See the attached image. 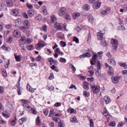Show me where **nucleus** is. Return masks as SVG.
<instances>
[{
	"label": "nucleus",
	"mask_w": 127,
	"mask_h": 127,
	"mask_svg": "<svg viewBox=\"0 0 127 127\" xmlns=\"http://www.w3.org/2000/svg\"><path fill=\"white\" fill-rule=\"evenodd\" d=\"M96 61V59L95 60L92 59L90 61V63L92 65H95V62Z\"/></svg>",
	"instance_id": "58836bf2"
},
{
	"label": "nucleus",
	"mask_w": 127,
	"mask_h": 127,
	"mask_svg": "<svg viewBox=\"0 0 127 127\" xmlns=\"http://www.w3.org/2000/svg\"><path fill=\"white\" fill-rule=\"evenodd\" d=\"M40 117L39 116H38L36 119V122L37 125H39L40 124L41 122L40 120Z\"/></svg>",
	"instance_id": "473e14b6"
},
{
	"label": "nucleus",
	"mask_w": 127,
	"mask_h": 127,
	"mask_svg": "<svg viewBox=\"0 0 127 127\" xmlns=\"http://www.w3.org/2000/svg\"><path fill=\"white\" fill-rule=\"evenodd\" d=\"M41 59V56L40 55L38 56L37 57H36V60L38 61H40Z\"/></svg>",
	"instance_id": "4d7b16f0"
},
{
	"label": "nucleus",
	"mask_w": 127,
	"mask_h": 127,
	"mask_svg": "<svg viewBox=\"0 0 127 127\" xmlns=\"http://www.w3.org/2000/svg\"><path fill=\"white\" fill-rule=\"evenodd\" d=\"M48 59L50 65H52L53 64L54 65H57L58 64V62L57 61L54 60L52 58H49Z\"/></svg>",
	"instance_id": "1a4fd4ad"
},
{
	"label": "nucleus",
	"mask_w": 127,
	"mask_h": 127,
	"mask_svg": "<svg viewBox=\"0 0 127 127\" xmlns=\"http://www.w3.org/2000/svg\"><path fill=\"white\" fill-rule=\"evenodd\" d=\"M103 34L102 33L100 32H98L97 33V37L98 39L99 40H101L103 38Z\"/></svg>",
	"instance_id": "dca6fc26"
},
{
	"label": "nucleus",
	"mask_w": 127,
	"mask_h": 127,
	"mask_svg": "<svg viewBox=\"0 0 127 127\" xmlns=\"http://www.w3.org/2000/svg\"><path fill=\"white\" fill-rule=\"evenodd\" d=\"M3 75L4 76L6 77L7 76V73L6 71L4 69H1Z\"/></svg>",
	"instance_id": "a19ab883"
},
{
	"label": "nucleus",
	"mask_w": 127,
	"mask_h": 127,
	"mask_svg": "<svg viewBox=\"0 0 127 127\" xmlns=\"http://www.w3.org/2000/svg\"><path fill=\"white\" fill-rule=\"evenodd\" d=\"M83 7L85 10H88L89 8V5L87 4H85L83 6Z\"/></svg>",
	"instance_id": "e433bc0d"
},
{
	"label": "nucleus",
	"mask_w": 127,
	"mask_h": 127,
	"mask_svg": "<svg viewBox=\"0 0 127 127\" xmlns=\"http://www.w3.org/2000/svg\"><path fill=\"white\" fill-rule=\"evenodd\" d=\"M45 45V43L43 41L40 40L38 42V43L35 46V48L37 50H39Z\"/></svg>",
	"instance_id": "f03ea898"
},
{
	"label": "nucleus",
	"mask_w": 127,
	"mask_h": 127,
	"mask_svg": "<svg viewBox=\"0 0 127 127\" xmlns=\"http://www.w3.org/2000/svg\"><path fill=\"white\" fill-rule=\"evenodd\" d=\"M88 21L89 22H91V23H92L93 21L94 20V17L91 15H90L88 16Z\"/></svg>",
	"instance_id": "b1692460"
},
{
	"label": "nucleus",
	"mask_w": 127,
	"mask_h": 127,
	"mask_svg": "<svg viewBox=\"0 0 127 127\" xmlns=\"http://www.w3.org/2000/svg\"><path fill=\"white\" fill-rule=\"evenodd\" d=\"M52 118L53 120L54 121L56 122H57L58 121V119L59 120L60 119L59 118H57L55 117H52Z\"/></svg>",
	"instance_id": "6e6d98bb"
},
{
	"label": "nucleus",
	"mask_w": 127,
	"mask_h": 127,
	"mask_svg": "<svg viewBox=\"0 0 127 127\" xmlns=\"http://www.w3.org/2000/svg\"><path fill=\"white\" fill-rule=\"evenodd\" d=\"M110 10V8H108L107 9L103 11L102 12V14L103 15H106L109 13Z\"/></svg>",
	"instance_id": "6ab92c4d"
},
{
	"label": "nucleus",
	"mask_w": 127,
	"mask_h": 127,
	"mask_svg": "<svg viewBox=\"0 0 127 127\" xmlns=\"http://www.w3.org/2000/svg\"><path fill=\"white\" fill-rule=\"evenodd\" d=\"M101 44L104 47L106 46L107 45L105 41H102L101 42Z\"/></svg>",
	"instance_id": "49530a36"
},
{
	"label": "nucleus",
	"mask_w": 127,
	"mask_h": 127,
	"mask_svg": "<svg viewBox=\"0 0 127 127\" xmlns=\"http://www.w3.org/2000/svg\"><path fill=\"white\" fill-rule=\"evenodd\" d=\"M42 10L43 14L44 15H46L47 13V7L45 6H43L42 7Z\"/></svg>",
	"instance_id": "4be33fe9"
},
{
	"label": "nucleus",
	"mask_w": 127,
	"mask_h": 127,
	"mask_svg": "<svg viewBox=\"0 0 127 127\" xmlns=\"http://www.w3.org/2000/svg\"><path fill=\"white\" fill-rule=\"evenodd\" d=\"M40 29L41 30L44 31L45 32H46L47 31V27L46 25L43 26Z\"/></svg>",
	"instance_id": "ea45409f"
},
{
	"label": "nucleus",
	"mask_w": 127,
	"mask_h": 127,
	"mask_svg": "<svg viewBox=\"0 0 127 127\" xmlns=\"http://www.w3.org/2000/svg\"><path fill=\"white\" fill-rule=\"evenodd\" d=\"M26 39L24 37H21L20 40L19 41V44L20 45H23L25 43Z\"/></svg>",
	"instance_id": "9d476101"
},
{
	"label": "nucleus",
	"mask_w": 127,
	"mask_h": 127,
	"mask_svg": "<svg viewBox=\"0 0 127 127\" xmlns=\"http://www.w3.org/2000/svg\"><path fill=\"white\" fill-rule=\"evenodd\" d=\"M73 41H75L76 43H78L79 42V39L75 36H74L73 38Z\"/></svg>",
	"instance_id": "09e8293b"
},
{
	"label": "nucleus",
	"mask_w": 127,
	"mask_h": 127,
	"mask_svg": "<svg viewBox=\"0 0 127 127\" xmlns=\"http://www.w3.org/2000/svg\"><path fill=\"white\" fill-rule=\"evenodd\" d=\"M66 9L64 7H62L61 9L59 12V14L60 16H62L63 15L65 14Z\"/></svg>",
	"instance_id": "f8f14e48"
},
{
	"label": "nucleus",
	"mask_w": 127,
	"mask_h": 127,
	"mask_svg": "<svg viewBox=\"0 0 127 127\" xmlns=\"http://www.w3.org/2000/svg\"><path fill=\"white\" fill-rule=\"evenodd\" d=\"M67 111L68 112H69V111H70V113H72L74 112V110L73 109L71 108H69L68 109Z\"/></svg>",
	"instance_id": "37998d69"
},
{
	"label": "nucleus",
	"mask_w": 127,
	"mask_h": 127,
	"mask_svg": "<svg viewBox=\"0 0 127 127\" xmlns=\"http://www.w3.org/2000/svg\"><path fill=\"white\" fill-rule=\"evenodd\" d=\"M91 88L93 91L94 94H96L98 93L100 90L99 87L95 85H93L91 87Z\"/></svg>",
	"instance_id": "20e7f679"
},
{
	"label": "nucleus",
	"mask_w": 127,
	"mask_h": 127,
	"mask_svg": "<svg viewBox=\"0 0 127 127\" xmlns=\"http://www.w3.org/2000/svg\"><path fill=\"white\" fill-rule=\"evenodd\" d=\"M104 99L106 104H108L111 101V99L107 96H105L104 97Z\"/></svg>",
	"instance_id": "a211bd4d"
},
{
	"label": "nucleus",
	"mask_w": 127,
	"mask_h": 127,
	"mask_svg": "<svg viewBox=\"0 0 127 127\" xmlns=\"http://www.w3.org/2000/svg\"><path fill=\"white\" fill-rule=\"evenodd\" d=\"M71 122L75 121L76 122H77L78 121V120H77L76 118L75 117L72 118L71 120Z\"/></svg>",
	"instance_id": "5fc2aeb1"
},
{
	"label": "nucleus",
	"mask_w": 127,
	"mask_h": 127,
	"mask_svg": "<svg viewBox=\"0 0 127 127\" xmlns=\"http://www.w3.org/2000/svg\"><path fill=\"white\" fill-rule=\"evenodd\" d=\"M6 1L7 6L11 7L13 5V2L11 0H6Z\"/></svg>",
	"instance_id": "ddd939ff"
},
{
	"label": "nucleus",
	"mask_w": 127,
	"mask_h": 127,
	"mask_svg": "<svg viewBox=\"0 0 127 127\" xmlns=\"http://www.w3.org/2000/svg\"><path fill=\"white\" fill-rule=\"evenodd\" d=\"M83 86L85 89L86 90H88L89 89V87L88 82L86 81H84L83 85Z\"/></svg>",
	"instance_id": "aec40b11"
},
{
	"label": "nucleus",
	"mask_w": 127,
	"mask_h": 127,
	"mask_svg": "<svg viewBox=\"0 0 127 127\" xmlns=\"http://www.w3.org/2000/svg\"><path fill=\"white\" fill-rule=\"evenodd\" d=\"M16 122L15 121V120H13L11 121L10 124L12 125H14L15 124Z\"/></svg>",
	"instance_id": "338daca9"
},
{
	"label": "nucleus",
	"mask_w": 127,
	"mask_h": 127,
	"mask_svg": "<svg viewBox=\"0 0 127 127\" xmlns=\"http://www.w3.org/2000/svg\"><path fill=\"white\" fill-rule=\"evenodd\" d=\"M80 15L79 13L77 12L73 14V19L75 20L76 19V18Z\"/></svg>",
	"instance_id": "c756f323"
},
{
	"label": "nucleus",
	"mask_w": 127,
	"mask_h": 127,
	"mask_svg": "<svg viewBox=\"0 0 127 127\" xmlns=\"http://www.w3.org/2000/svg\"><path fill=\"white\" fill-rule=\"evenodd\" d=\"M51 22L52 23H53L54 21L56 20V18L55 17L54 15H52L51 17Z\"/></svg>",
	"instance_id": "7c9ffc66"
},
{
	"label": "nucleus",
	"mask_w": 127,
	"mask_h": 127,
	"mask_svg": "<svg viewBox=\"0 0 127 127\" xmlns=\"http://www.w3.org/2000/svg\"><path fill=\"white\" fill-rule=\"evenodd\" d=\"M84 95L86 97H88L90 96L89 92H88L86 91H84Z\"/></svg>",
	"instance_id": "72a5a7b5"
},
{
	"label": "nucleus",
	"mask_w": 127,
	"mask_h": 127,
	"mask_svg": "<svg viewBox=\"0 0 127 127\" xmlns=\"http://www.w3.org/2000/svg\"><path fill=\"white\" fill-rule=\"evenodd\" d=\"M34 47L32 45H29L27 47V49L28 50H31L33 49Z\"/></svg>",
	"instance_id": "f704fd0d"
},
{
	"label": "nucleus",
	"mask_w": 127,
	"mask_h": 127,
	"mask_svg": "<svg viewBox=\"0 0 127 127\" xmlns=\"http://www.w3.org/2000/svg\"><path fill=\"white\" fill-rule=\"evenodd\" d=\"M91 55V54L87 52L82 55H80L79 56V57L80 58L85 57H90Z\"/></svg>",
	"instance_id": "9b49d317"
},
{
	"label": "nucleus",
	"mask_w": 127,
	"mask_h": 127,
	"mask_svg": "<svg viewBox=\"0 0 127 127\" xmlns=\"http://www.w3.org/2000/svg\"><path fill=\"white\" fill-rule=\"evenodd\" d=\"M123 25H121V26H119L118 29L123 30H124L125 29V27Z\"/></svg>",
	"instance_id": "864d4df0"
},
{
	"label": "nucleus",
	"mask_w": 127,
	"mask_h": 127,
	"mask_svg": "<svg viewBox=\"0 0 127 127\" xmlns=\"http://www.w3.org/2000/svg\"><path fill=\"white\" fill-rule=\"evenodd\" d=\"M101 2L98 0L93 4V7L94 9H98L100 6Z\"/></svg>",
	"instance_id": "39448f33"
},
{
	"label": "nucleus",
	"mask_w": 127,
	"mask_h": 127,
	"mask_svg": "<svg viewBox=\"0 0 127 127\" xmlns=\"http://www.w3.org/2000/svg\"><path fill=\"white\" fill-rule=\"evenodd\" d=\"M108 74L109 75L111 76H113L114 75V73L113 72H111L110 71H108Z\"/></svg>",
	"instance_id": "052dcab7"
},
{
	"label": "nucleus",
	"mask_w": 127,
	"mask_h": 127,
	"mask_svg": "<svg viewBox=\"0 0 127 127\" xmlns=\"http://www.w3.org/2000/svg\"><path fill=\"white\" fill-rule=\"evenodd\" d=\"M36 19L38 21H40L42 19V17L41 16H38L36 17Z\"/></svg>",
	"instance_id": "0e129e2a"
},
{
	"label": "nucleus",
	"mask_w": 127,
	"mask_h": 127,
	"mask_svg": "<svg viewBox=\"0 0 127 127\" xmlns=\"http://www.w3.org/2000/svg\"><path fill=\"white\" fill-rule=\"evenodd\" d=\"M22 58V57L21 56V55H19L17 56H15V58L16 60L18 62L20 61V58Z\"/></svg>",
	"instance_id": "c9c22d12"
},
{
	"label": "nucleus",
	"mask_w": 127,
	"mask_h": 127,
	"mask_svg": "<svg viewBox=\"0 0 127 127\" xmlns=\"http://www.w3.org/2000/svg\"><path fill=\"white\" fill-rule=\"evenodd\" d=\"M97 68L98 70H100L101 67V65L100 61H98L97 62Z\"/></svg>",
	"instance_id": "2f4dec72"
},
{
	"label": "nucleus",
	"mask_w": 127,
	"mask_h": 127,
	"mask_svg": "<svg viewBox=\"0 0 127 127\" xmlns=\"http://www.w3.org/2000/svg\"><path fill=\"white\" fill-rule=\"evenodd\" d=\"M51 68L52 69L54 70L55 71H56L57 72L59 71V70L58 69L57 67L56 66L54 65H53L51 66Z\"/></svg>",
	"instance_id": "cd10ccee"
},
{
	"label": "nucleus",
	"mask_w": 127,
	"mask_h": 127,
	"mask_svg": "<svg viewBox=\"0 0 127 127\" xmlns=\"http://www.w3.org/2000/svg\"><path fill=\"white\" fill-rule=\"evenodd\" d=\"M119 24L120 25H124V22L123 21H122L121 19L119 18Z\"/></svg>",
	"instance_id": "13d9d810"
},
{
	"label": "nucleus",
	"mask_w": 127,
	"mask_h": 127,
	"mask_svg": "<svg viewBox=\"0 0 127 127\" xmlns=\"http://www.w3.org/2000/svg\"><path fill=\"white\" fill-rule=\"evenodd\" d=\"M54 76L53 74V72H51L50 73V75L48 78L50 80L53 79L54 78Z\"/></svg>",
	"instance_id": "79ce46f5"
},
{
	"label": "nucleus",
	"mask_w": 127,
	"mask_h": 127,
	"mask_svg": "<svg viewBox=\"0 0 127 127\" xmlns=\"http://www.w3.org/2000/svg\"><path fill=\"white\" fill-rule=\"evenodd\" d=\"M12 40V38L11 37H9L7 41L9 43H11Z\"/></svg>",
	"instance_id": "8fccbe9b"
},
{
	"label": "nucleus",
	"mask_w": 127,
	"mask_h": 127,
	"mask_svg": "<svg viewBox=\"0 0 127 127\" xmlns=\"http://www.w3.org/2000/svg\"><path fill=\"white\" fill-rule=\"evenodd\" d=\"M28 14L29 17H32L34 14V12L33 10H30L28 11Z\"/></svg>",
	"instance_id": "412c9836"
},
{
	"label": "nucleus",
	"mask_w": 127,
	"mask_h": 127,
	"mask_svg": "<svg viewBox=\"0 0 127 127\" xmlns=\"http://www.w3.org/2000/svg\"><path fill=\"white\" fill-rule=\"evenodd\" d=\"M19 29L23 31H24L26 30H27L26 27L24 26H20L19 27Z\"/></svg>",
	"instance_id": "4c0bfd02"
},
{
	"label": "nucleus",
	"mask_w": 127,
	"mask_h": 127,
	"mask_svg": "<svg viewBox=\"0 0 127 127\" xmlns=\"http://www.w3.org/2000/svg\"><path fill=\"white\" fill-rule=\"evenodd\" d=\"M32 113L34 114H36V110L34 108H32Z\"/></svg>",
	"instance_id": "e2e57ef3"
},
{
	"label": "nucleus",
	"mask_w": 127,
	"mask_h": 127,
	"mask_svg": "<svg viewBox=\"0 0 127 127\" xmlns=\"http://www.w3.org/2000/svg\"><path fill=\"white\" fill-rule=\"evenodd\" d=\"M60 42L61 43V45L62 47H64L66 46V44L65 42L61 41Z\"/></svg>",
	"instance_id": "3c124183"
},
{
	"label": "nucleus",
	"mask_w": 127,
	"mask_h": 127,
	"mask_svg": "<svg viewBox=\"0 0 127 127\" xmlns=\"http://www.w3.org/2000/svg\"><path fill=\"white\" fill-rule=\"evenodd\" d=\"M110 43L112 44L113 51V52L116 51L119 46L118 40L116 39H112L111 40Z\"/></svg>",
	"instance_id": "f257e3e1"
},
{
	"label": "nucleus",
	"mask_w": 127,
	"mask_h": 127,
	"mask_svg": "<svg viewBox=\"0 0 127 127\" xmlns=\"http://www.w3.org/2000/svg\"><path fill=\"white\" fill-rule=\"evenodd\" d=\"M23 106L25 108L28 109L29 111H31L32 109V108L29 105L26 103H24L23 105Z\"/></svg>",
	"instance_id": "2eb2a0df"
},
{
	"label": "nucleus",
	"mask_w": 127,
	"mask_h": 127,
	"mask_svg": "<svg viewBox=\"0 0 127 127\" xmlns=\"http://www.w3.org/2000/svg\"><path fill=\"white\" fill-rule=\"evenodd\" d=\"M90 127H93L94 123L92 119H91L90 120Z\"/></svg>",
	"instance_id": "603ef678"
},
{
	"label": "nucleus",
	"mask_w": 127,
	"mask_h": 127,
	"mask_svg": "<svg viewBox=\"0 0 127 127\" xmlns=\"http://www.w3.org/2000/svg\"><path fill=\"white\" fill-rule=\"evenodd\" d=\"M55 114V112L54 109L53 108H52L50 109L49 116L50 117H52L53 115L54 116Z\"/></svg>",
	"instance_id": "a878e982"
},
{
	"label": "nucleus",
	"mask_w": 127,
	"mask_h": 127,
	"mask_svg": "<svg viewBox=\"0 0 127 127\" xmlns=\"http://www.w3.org/2000/svg\"><path fill=\"white\" fill-rule=\"evenodd\" d=\"M13 34L15 37L16 38H18L20 37L21 33L18 30H14Z\"/></svg>",
	"instance_id": "423d86ee"
},
{
	"label": "nucleus",
	"mask_w": 127,
	"mask_h": 127,
	"mask_svg": "<svg viewBox=\"0 0 127 127\" xmlns=\"http://www.w3.org/2000/svg\"><path fill=\"white\" fill-rule=\"evenodd\" d=\"M120 66H121L124 67H127V65L125 63H121L120 64Z\"/></svg>",
	"instance_id": "680f3d73"
},
{
	"label": "nucleus",
	"mask_w": 127,
	"mask_h": 127,
	"mask_svg": "<svg viewBox=\"0 0 127 127\" xmlns=\"http://www.w3.org/2000/svg\"><path fill=\"white\" fill-rule=\"evenodd\" d=\"M3 116L5 117L6 118H8L10 116V114L8 113L6 111L3 112L2 113Z\"/></svg>",
	"instance_id": "f3484780"
},
{
	"label": "nucleus",
	"mask_w": 127,
	"mask_h": 127,
	"mask_svg": "<svg viewBox=\"0 0 127 127\" xmlns=\"http://www.w3.org/2000/svg\"><path fill=\"white\" fill-rule=\"evenodd\" d=\"M122 77L120 76H112L111 77L112 82L114 84H117L119 82V79Z\"/></svg>",
	"instance_id": "7ed1b4c3"
},
{
	"label": "nucleus",
	"mask_w": 127,
	"mask_h": 127,
	"mask_svg": "<svg viewBox=\"0 0 127 127\" xmlns=\"http://www.w3.org/2000/svg\"><path fill=\"white\" fill-rule=\"evenodd\" d=\"M27 120V118L26 117L22 118L20 119L19 120V122L20 125H22L23 123L24 122L26 121Z\"/></svg>",
	"instance_id": "bb28decb"
},
{
	"label": "nucleus",
	"mask_w": 127,
	"mask_h": 127,
	"mask_svg": "<svg viewBox=\"0 0 127 127\" xmlns=\"http://www.w3.org/2000/svg\"><path fill=\"white\" fill-rule=\"evenodd\" d=\"M125 123V122H119L118 124V127H121L122 126H123Z\"/></svg>",
	"instance_id": "a18cd8bd"
},
{
	"label": "nucleus",
	"mask_w": 127,
	"mask_h": 127,
	"mask_svg": "<svg viewBox=\"0 0 127 127\" xmlns=\"http://www.w3.org/2000/svg\"><path fill=\"white\" fill-rule=\"evenodd\" d=\"M116 124L114 121H112L111 123H110L109 126L114 127L115 126Z\"/></svg>",
	"instance_id": "c03bdc74"
},
{
	"label": "nucleus",
	"mask_w": 127,
	"mask_h": 127,
	"mask_svg": "<svg viewBox=\"0 0 127 127\" xmlns=\"http://www.w3.org/2000/svg\"><path fill=\"white\" fill-rule=\"evenodd\" d=\"M54 26L55 28L57 30H60L62 29V27L61 24L56 23L54 24Z\"/></svg>",
	"instance_id": "6e6552de"
},
{
	"label": "nucleus",
	"mask_w": 127,
	"mask_h": 127,
	"mask_svg": "<svg viewBox=\"0 0 127 127\" xmlns=\"http://www.w3.org/2000/svg\"><path fill=\"white\" fill-rule=\"evenodd\" d=\"M88 72H89L90 74V76H91L93 75L94 72L93 70H89Z\"/></svg>",
	"instance_id": "bf43d9fd"
},
{
	"label": "nucleus",
	"mask_w": 127,
	"mask_h": 127,
	"mask_svg": "<svg viewBox=\"0 0 127 127\" xmlns=\"http://www.w3.org/2000/svg\"><path fill=\"white\" fill-rule=\"evenodd\" d=\"M21 20L18 19L16 20L15 21V23L16 25V26H18V25H21Z\"/></svg>",
	"instance_id": "c85d7f7f"
},
{
	"label": "nucleus",
	"mask_w": 127,
	"mask_h": 127,
	"mask_svg": "<svg viewBox=\"0 0 127 127\" xmlns=\"http://www.w3.org/2000/svg\"><path fill=\"white\" fill-rule=\"evenodd\" d=\"M11 13L12 14L15 16L17 15L19 13L18 10L14 9L12 10Z\"/></svg>",
	"instance_id": "5701e85b"
},
{
	"label": "nucleus",
	"mask_w": 127,
	"mask_h": 127,
	"mask_svg": "<svg viewBox=\"0 0 127 127\" xmlns=\"http://www.w3.org/2000/svg\"><path fill=\"white\" fill-rule=\"evenodd\" d=\"M27 89L28 91L32 93L34 92L35 90L34 88H31V86L28 84H27Z\"/></svg>",
	"instance_id": "4468645a"
},
{
	"label": "nucleus",
	"mask_w": 127,
	"mask_h": 127,
	"mask_svg": "<svg viewBox=\"0 0 127 127\" xmlns=\"http://www.w3.org/2000/svg\"><path fill=\"white\" fill-rule=\"evenodd\" d=\"M23 25L27 29L30 28V24L29 22L27 20L23 22Z\"/></svg>",
	"instance_id": "0eeeda50"
},
{
	"label": "nucleus",
	"mask_w": 127,
	"mask_h": 127,
	"mask_svg": "<svg viewBox=\"0 0 127 127\" xmlns=\"http://www.w3.org/2000/svg\"><path fill=\"white\" fill-rule=\"evenodd\" d=\"M59 61L62 63L65 62H66V60L64 58H61Z\"/></svg>",
	"instance_id": "de8ad7c7"
},
{
	"label": "nucleus",
	"mask_w": 127,
	"mask_h": 127,
	"mask_svg": "<svg viewBox=\"0 0 127 127\" xmlns=\"http://www.w3.org/2000/svg\"><path fill=\"white\" fill-rule=\"evenodd\" d=\"M109 62H110L112 66H114L116 64L115 61L113 58H111L110 60H109Z\"/></svg>",
	"instance_id": "393cba45"
},
{
	"label": "nucleus",
	"mask_w": 127,
	"mask_h": 127,
	"mask_svg": "<svg viewBox=\"0 0 127 127\" xmlns=\"http://www.w3.org/2000/svg\"><path fill=\"white\" fill-rule=\"evenodd\" d=\"M61 105V104L59 102H57L54 104V106L56 107H59Z\"/></svg>",
	"instance_id": "774afa93"
},
{
	"label": "nucleus",
	"mask_w": 127,
	"mask_h": 127,
	"mask_svg": "<svg viewBox=\"0 0 127 127\" xmlns=\"http://www.w3.org/2000/svg\"><path fill=\"white\" fill-rule=\"evenodd\" d=\"M3 88L2 87L0 86V93L2 94L3 93Z\"/></svg>",
	"instance_id": "69168bd1"
}]
</instances>
